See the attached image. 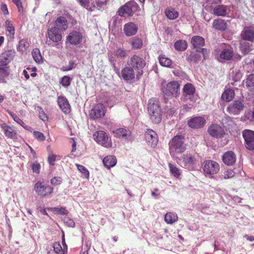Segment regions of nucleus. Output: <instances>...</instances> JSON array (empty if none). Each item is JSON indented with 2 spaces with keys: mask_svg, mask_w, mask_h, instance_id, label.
<instances>
[{
  "mask_svg": "<svg viewBox=\"0 0 254 254\" xmlns=\"http://www.w3.org/2000/svg\"><path fill=\"white\" fill-rule=\"evenodd\" d=\"M65 222L67 224V225L68 226H70L71 227H73L75 225V223L73 220L67 218Z\"/></svg>",
  "mask_w": 254,
  "mask_h": 254,
  "instance_id": "nucleus-63",
  "label": "nucleus"
},
{
  "mask_svg": "<svg viewBox=\"0 0 254 254\" xmlns=\"http://www.w3.org/2000/svg\"><path fill=\"white\" fill-rule=\"evenodd\" d=\"M174 47L177 51H184L187 49L188 44L186 41L179 40L174 43Z\"/></svg>",
  "mask_w": 254,
  "mask_h": 254,
  "instance_id": "nucleus-36",
  "label": "nucleus"
},
{
  "mask_svg": "<svg viewBox=\"0 0 254 254\" xmlns=\"http://www.w3.org/2000/svg\"><path fill=\"white\" fill-rule=\"evenodd\" d=\"M26 69H27L28 70H31L32 71V73H31L30 74V75L32 77H34L37 75V73H36V68L35 67H32V68L28 67L26 68Z\"/></svg>",
  "mask_w": 254,
  "mask_h": 254,
  "instance_id": "nucleus-62",
  "label": "nucleus"
},
{
  "mask_svg": "<svg viewBox=\"0 0 254 254\" xmlns=\"http://www.w3.org/2000/svg\"><path fill=\"white\" fill-rule=\"evenodd\" d=\"M233 56V52L229 49H224L220 54V59L221 61L230 60Z\"/></svg>",
  "mask_w": 254,
  "mask_h": 254,
  "instance_id": "nucleus-37",
  "label": "nucleus"
},
{
  "mask_svg": "<svg viewBox=\"0 0 254 254\" xmlns=\"http://www.w3.org/2000/svg\"><path fill=\"white\" fill-rule=\"evenodd\" d=\"M106 111L103 104L95 105L89 112L91 119L95 120L103 118L105 115Z\"/></svg>",
  "mask_w": 254,
  "mask_h": 254,
  "instance_id": "nucleus-13",
  "label": "nucleus"
},
{
  "mask_svg": "<svg viewBox=\"0 0 254 254\" xmlns=\"http://www.w3.org/2000/svg\"><path fill=\"white\" fill-rule=\"evenodd\" d=\"M94 140L98 143L106 148L112 147V142L109 140V137L107 133L100 130L96 131L93 135Z\"/></svg>",
  "mask_w": 254,
  "mask_h": 254,
  "instance_id": "nucleus-9",
  "label": "nucleus"
},
{
  "mask_svg": "<svg viewBox=\"0 0 254 254\" xmlns=\"http://www.w3.org/2000/svg\"><path fill=\"white\" fill-rule=\"evenodd\" d=\"M169 150L171 153L175 152L177 154L183 153L186 150L184 143V137L182 135L174 136L169 141Z\"/></svg>",
  "mask_w": 254,
  "mask_h": 254,
  "instance_id": "nucleus-2",
  "label": "nucleus"
},
{
  "mask_svg": "<svg viewBox=\"0 0 254 254\" xmlns=\"http://www.w3.org/2000/svg\"><path fill=\"white\" fill-rule=\"evenodd\" d=\"M246 147L250 150H254V131L245 129L242 132Z\"/></svg>",
  "mask_w": 254,
  "mask_h": 254,
  "instance_id": "nucleus-12",
  "label": "nucleus"
},
{
  "mask_svg": "<svg viewBox=\"0 0 254 254\" xmlns=\"http://www.w3.org/2000/svg\"><path fill=\"white\" fill-rule=\"evenodd\" d=\"M139 9V5L135 1H129L120 7L117 13L121 17H129L132 16Z\"/></svg>",
  "mask_w": 254,
  "mask_h": 254,
  "instance_id": "nucleus-3",
  "label": "nucleus"
},
{
  "mask_svg": "<svg viewBox=\"0 0 254 254\" xmlns=\"http://www.w3.org/2000/svg\"><path fill=\"white\" fill-rule=\"evenodd\" d=\"M202 169L205 175H214L219 172L220 166L216 161L206 160L202 164Z\"/></svg>",
  "mask_w": 254,
  "mask_h": 254,
  "instance_id": "nucleus-7",
  "label": "nucleus"
},
{
  "mask_svg": "<svg viewBox=\"0 0 254 254\" xmlns=\"http://www.w3.org/2000/svg\"><path fill=\"white\" fill-rule=\"evenodd\" d=\"M222 0H209L208 3L206 5V9H208V7L213 9L215 5H219L221 3Z\"/></svg>",
  "mask_w": 254,
  "mask_h": 254,
  "instance_id": "nucleus-52",
  "label": "nucleus"
},
{
  "mask_svg": "<svg viewBox=\"0 0 254 254\" xmlns=\"http://www.w3.org/2000/svg\"><path fill=\"white\" fill-rule=\"evenodd\" d=\"M103 162L106 168L110 169L116 165L117 159L114 156H107L103 159Z\"/></svg>",
  "mask_w": 254,
  "mask_h": 254,
  "instance_id": "nucleus-31",
  "label": "nucleus"
},
{
  "mask_svg": "<svg viewBox=\"0 0 254 254\" xmlns=\"http://www.w3.org/2000/svg\"><path fill=\"white\" fill-rule=\"evenodd\" d=\"M33 135L34 137L39 141H43L45 140L46 137L44 134L39 131H34Z\"/></svg>",
  "mask_w": 254,
  "mask_h": 254,
  "instance_id": "nucleus-53",
  "label": "nucleus"
},
{
  "mask_svg": "<svg viewBox=\"0 0 254 254\" xmlns=\"http://www.w3.org/2000/svg\"><path fill=\"white\" fill-rule=\"evenodd\" d=\"M227 26L226 21L221 18L215 19L212 23V28L218 31H225L227 28Z\"/></svg>",
  "mask_w": 254,
  "mask_h": 254,
  "instance_id": "nucleus-26",
  "label": "nucleus"
},
{
  "mask_svg": "<svg viewBox=\"0 0 254 254\" xmlns=\"http://www.w3.org/2000/svg\"><path fill=\"white\" fill-rule=\"evenodd\" d=\"M162 91L166 96L176 98L180 93V84L177 81H170L162 88Z\"/></svg>",
  "mask_w": 254,
  "mask_h": 254,
  "instance_id": "nucleus-4",
  "label": "nucleus"
},
{
  "mask_svg": "<svg viewBox=\"0 0 254 254\" xmlns=\"http://www.w3.org/2000/svg\"><path fill=\"white\" fill-rule=\"evenodd\" d=\"M166 16L170 20H174L179 16V12L172 7L167 8L165 10Z\"/></svg>",
  "mask_w": 254,
  "mask_h": 254,
  "instance_id": "nucleus-34",
  "label": "nucleus"
},
{
  "mask_svg": "<svg viewBox=\"0 0 254 254\" xmlns=\"http://www.w3.org/2000/svg\"><path fill=\"white\" fill-rule=\"evenodd\" d=\"M241 35L243 40L251 42L254 41V27H245Z\"/></svg>",
  "mask_w": 254,
  "mask_h": 254,
  "instance_id": "nucleus-23",
  "label": "nucleus"
},
{
  "mask_svg": "<svg viewBox=\"0 0 254 254\" xmlns=\"http://www.w3.org/2000/svg\"><path fill=\"white\" fill-rule=\"evenodd\" d=\"M5 28L7 32V35L9 38L13 39L15 34V29L13 24L9 20L5 21Z\"/></svg>",
  "mask_w": 254,
  "mask_h": 254,
  "instance_id": "nucleus-38",
  "label": "nucleus"
},
{
  "mask_svg": "<svg viewBox=\"0 0 254 254\" xmlns=\"http://www.w3.org/2000/svg\"><path fill=\"white\" fill-rule=\"evenodd\" d=\"M58 103L62 111L67 114L70 112V106L67 99L64 96L58 97Z\"/></svg>",
  "mask_w": 254,
  "mask_h": 254,
  "instance_id": "nucleus-25",
  "label": "nucleus"
},
{
  "mask_svg": "<svg viewBox=\"0 0 254 254\" xmlns=\"http://www.w3.org/2000/svg\"><path fill=\"white\" fill-rule=\"evenodd\" d=\"M222 160L225 164L232 166L236 162V155L233 151H228L223 155Z\"/></svg>",
  "mask_w": 254,
  "mask_h": 254,
  "instance_id": "nucleus-22",
  "label": "nucleus"
},
{
  "mask_svg": "<svg viewBox=\"0 0 254 254\" xmlns=\"http://www.w3.org/2000/svg\"><path fill=\"white\" fill-rule=\"evenodd\" d=\"M169 170L172 175L176 178H179L181 175L180 170L176 165L169 163L168 165Z\"/></svg>",
  "mask_w": 254,
  "mask_h": 254,
  "instance_id": "nucleus-41",
  "label": "nucleus"
},
{
  "mask_svg": "<svg viewBox=\"0 0 254 254\" xmlns=\"http://www.w3.org/2000/svg\"><path fill=\"white\" fill-rule=\"evenodd\" d=\"M34 190L36 193L41 197L50 195L54 190V188L46 184L44 181H38L34 186Z\"/></svg>",
  "mask_w": 254,
  "mask_h": 254,
  "instance_id": "nucleus-5",
  "label": "nucleus"
},
{
  "mask_svg": "<svg viewBox=\"0 0 254 254\" xmlns=\"http://www.w3.org/2000/svg\"><path fill=\"white\" fill-rule=\"evenodd\" d=\"M91 0H77L78 3L83 7L86 8L87 10L92 11L96 8L95 4L92 2L90 5Z\"/></svg>",
  "mask_w": 254,
  "mask_h": 254,
  "instance_id": "nucleus-32",
  "label": "nucleus"
},
{
  "mask_svg": "<svg viewBox=\"0 0 254 254\" xmlns=\"http://www.w3.org/2000/svg\"><path fill=\"white\" fill-rule=\"evenodd\" d=\"M209 134L216 138H222L226 134V132L221 126L218 124H212L207 128Z\"/></svg>",
  "mask_w": 254,
  "mask_h": 254,
  "instance_id": "nucleus-10",
  "label": "nucleus"
},
{
  "mask_svg": "<svg viewBox=\"0 0 254 254\" xmlns=\"http://www.w3.org/2000/svg\"><path fill=\"white\" fill-rule=\"evenodd\" d=\"M9 62L8 54L6 52L2 53L0 56V78L8 75L6 68Z\"/></svg>",
  "mask_w": 254,
  "mask_h": 254,
  "instance_id": "nucleus-16",
  "label": "nucleus"
},
{
  "mask_svg": "<svg viewBox=\"0 0 254 254\" xmlns=\"http://www.w3.org/2000/svg\"><path fill=\"white\" fill-rule=\"evenodd\" d=\"M83 40V34L77 31L70 32L66 36V42L70 45H77L80 44Z\"/></svg>",
  "mask_w": 254,
  "mask_h": 254,
  "instance_id": "nucleus-14",
  "label": "nucleus"
},
{
  "mask_svg": "<svg viewBox=\"0 0 254 254\" xmlns=\"http://www.w3.org/2000/svg\"><path fill=\"white\" fill-rule=\"evenodd\" d=\"M240 48L245 54L249 53L253 50L250 44L246 42H241Z\"/></svg>",
  "mask_w": 254,
  "mask_h": 254,
  "instance_id": "nucleus-45",
  "label": "nucleus"
},
{
  "mask_svg": "<svg viewBox=\"0 0 254 254\" xmlns=\"http://www.w3.org/2000/svg\"><path fill=\"white\" fill-rule=\"evenodd\" d=\"M182 164L185 168L193 170L197 162V159L194 155L187 153L182 156Z\"/></svg>",
  "mask_w": 254,
  "mask_h": 254,
  "instance_id": "nucleus-11",
  "label": "nucleus"
},
{
  "mask_svg": "<svg viewBox=\"0 0 254 254\" xmlns=\"http://www.w3.org/2000/svg\"><path fill=\"white\" fill-rule=\"evenodd\" d=\"M16 5L19 12L22 13L23 11L22 3L20 0H12Z\"/></svg>",
  "mask_w": 254,
  "mask_h": 254,
  "instance_id": "nucleus-57",
  "label": "nucleus"
},
{
  "mask_svg": "<svg viewBox=\"0 0 254 254\" xmlns=\"http://www.w3.org/2000/svg\"><path fill=\"white\" fill-rule=\"evenodd\" d=\"M227 13V6L223 4L215 6L213 8L212 13L217 16L225 17Z\"/></svg>",
  "mask_w": 254,
  "mask_h": 254,
  "instance_id": "nucleus-27",
  "label": "nucleus"
},
{
  "mask_svg": "<svg viewBox=\"0 0 254 254\" xmlns=\"http://www.w3.org/2000/svg\"><path fill=\"white\" fill-rule=\"evenodd\" d=\"M32 55L36 63H40L42 61V58L38 49H34L32 52Z\"/></svg>",
  "mask_w": 254,
  "mask_h": 254,
  "instance_id": "nucleus-47",
  "label": "nucleus"
},
{
  "mask_svg": "<svg viewBox=\"0 0 254 254\" xmlns=\"http://www.w3.org/2000/svg\"><path fill=\"white\" fill-rule=\"evenodd\" d=\"M72 78L67 75L63 76L60 80V83L64 87H67L70 85Z\"/></svg>",
  "mask_w": 254,
  "mask_h": 254,
  "instance_id": "nucleus-48",
  "label": "nucleus"
},
{
  "mask_svg": "<svg viewBox=\"0 0 254 254\" xmlns=\"http://www.w3.org/2000/svg\"><path fill=\"white\" fill-rule=\"evenodd\" d=\"M138 30V26L134 22H129L126 23L124 26V33L127 37L135 35Z\"/></svg>",
  "mask_w": 254,
  "mask_h": 254,
  "instance_id": "nucleus-19",
  "label": "nucleus"
},
{
  "mask_svg": "<svg viewBox=\"0 0 254 254\" xmlns=\"http://www.w3.org/2000/svg\"><path fill=\"white\" fill-rule=\"evenodd\" d=\"M205 119L202 117H196L188 121V126L192 128H200L205 124Z\"/></svg>",
  "mask_w": 254,
  "mask_h": 254,
  "instance_id": "nucleus-20",
  "label": "nucleus"
},
{
  "mask_svg": "<svg viewBox=\"0 0 254 254\" xmlns=\"http://www.w3.org/2000/svg\"><path fill=\"white\" fill-rule=\"evenodd\" d=\"M235 172L231 169H228L221 174L220 176L222 179H229L235 176Z\"/></svg>",
  "mask_w": 254,
  "mask_h": 254,
  "instance_id": "nucleus-46",
  "label": "nucleus"
},
{
  "mask_svg": "<svg viewBox=\"0 0 254 254\" xmlns=\"http://www.w3.org/2000/svg\"><path fill=\"white\" fill-rule=\"evenodd\" d=\"M1 127L4 134L6 137L13 140H15L17 138V131L12 127L7 125L5 123H3L1 125Z\"/></svg>",
  "mask_w": 254,
  "mask_h": 254,
  "instance_id": "nucleus-21",
  "label": "nucleus"
},
{
  "mask_svg": "<svg viewBox=\"0 0 254 254\" xmlns=\"http://www.w3.org/2000/svg\"><path fill=\"white\" fill-rule=\"evenodd\" d=\"M148 111L150 119L152 122L158 124L162 120V111L159 101L150 99L148 104Z\"/></svg>",
  "mask_w": 254,
  "mask_h": 254,
  "instance_id": "nucleus-1",
  "label": "nucleus"
},
{
  "mask_svg": "<svg viewBox=\"0 0 254 254\" xmlns=\"http://www.w3.org/2000/svg\"><path fill=\"white\" fill-rule=\"evenodd\" d=\"M8 113L12 118L13 120L18 124L20 125L22 127L25 125L24 122L21 119H20L17 115L9 111H8Z\"/></svg>",
  "mask_w": 254,
  "mask_h": 254,
  "instance_id": "nucleus-51",
  "label": "nucleus"
},
{
  "mask_svg": "<svg viewBox=\"0 0 254 254\" xmlns=\"http://www.w3.org/2000/svg\"><path fill=\"white\" fill-rule=\"evenodd\" d=\"M57 158H58V159H60L61 158L59 156L56 155H50L48 158V162L50 165L54 166L55 164V161Z\"/></svg>",
  "mask_w": 254,
  "mask_h": 254,
  "instance_id": "nucleus-54",
  "label": "nucleus"
},
{
  "mask_svg": "<svg viewBox=\"0 0 254 254\" xmlns=\"http://www.w3.org/2000/svg\"><path fill=\"white\" fill-rule=\"evenodd\" d=\"M235 97V92L232 89H227L225 90L221 95L223 100L226 102L232 101Z\"/></svg>",
  "mask_w": 254,
  "mask_h": 254,
  "instance_id": "nucleus-33",
  "label": "nucleus"
},
{
  "mask_svg": "<svg viewBox=\"0 0 254 254\" xmlns=\"http://www.w3.org/2000/svg\"><path fill=\"white\" fill-rule=\"evenodd\" d=\"M160 64L163 66L169 67L172 64V60L164 55H161L159 57Z\"/></svg>",
  "mask_w": 254,
  "mask_h": 254,
  "instance_id": "nucleus-39",
  "label": "nucleus"
},
{
  "mask_svg": "<svg viewBox=\"0 0 254 254\" xmlns=\"http://www.w3.org/2000/svg\"><path fill=\"white\" fill-rule=\"evenodd\" d=\"M184 95L181 98V100L184 102L190 100L194 102L195 100L194 99V94L195 92V87L190 83H187L184 86L183 88Z\"/></svg>",
  "mask_w": 254,
  "mask_h": 254,
  "instance_id": "nucleus-8",
  "label": "nucleus"
},
{
  "mask_svg": "<svg viewBox=\"0 0 254 254\" xmlns=\"http://www.w3.org/2000/svg\"><path fill=\"white\" fill-rule=\"evenodd\" d=\"M187 60L190 62H197L200 60V52H191L187 57Z\"/></svg>",
  "mask_w": 254,
  "mask_h": 254,
  "instance_id": "nucleus-40",
  "label": "nucleus"
},
{
  "mask_svg": "<svg viewBox=\"0 0 254 254\" xmlns=\"http://www.w3.org/2000/svg\"><path fill=\"white\" fill-rule=\"evenodd\" d=\"M191 44L194 48H199L204 45V39L200 36H195L191 39Z\"/></svg>",
  "mask_w": 254,
  "mask_h": 254,
  "instance_id": "nucleus-30",
  "label": "nucleus"
},
{
  "mask_svg": "<svg viewBox=\"0 0 254 254\" xmlns=\"http://www.w3.org/2000/svg\"><path fill=\"white\" fill-rule=\"evenodd\" d=\"M128 64L132 68H134L138 70L137 78H139L142 75V68L145 66L146 63L142 58L137 55H133L129 60Z\"/></svg>",
  "mask_w": 254,
  "mask_h": 254,
  "instance_id": "nucleus-6",
  "label": "nucleus"
},
{
  "mask_svg": "<svg viewBox=\"0 0 254 254\" xmlns=\"http://www.w3.org/2000/svg\"><path fill=\"white\" fill-rule=\"evenodd\" d=\"M107 0H98L96 1L97 6L99 7H102V6L106 5L107 4Z\"/></svg>",
  "mask_w": 254,
  "mask_h": 254,
  "instance_id": "nucleus-61",
  "label": "nucleus"
},
{
  "mask_svg": "<svg viewBox=\"0 0 254 254\" xmlns=\"http://www.w3.org/2000/svg\"><path fill=\"white\" fill-rule=\"evenodd\" d=\"M78 170L82 174L83 178L88 179L89 178V172L83 165L76 164Z\"/></svg>",
  "mask_w": 254,
  "mask_h": 254,
  "instance_id": "nucleus-44",
  "label": "nucleus"
},
{
  "mask_svg": "<svg viewBox=\"0 0 254 254\" xmlns=\"http://www.w3.org/2000/svg\"><path fill=\"white\" fill-rule=\"evenodd\" d=\"M61 30L56 27H52L48 30V36L49 39L54 43H58L63 38Z\"/></svg>",
  "mask_w": 254,
  "mask_h": 254,
  "instance_id": "nucleus-17",
  "label": "nucleus"
},
{
  "mask_svg": "<svg viewBox=\"0 0 254 254\" xmlns=\"http://www.w3.org/2000/svg\"><path fill=\"white\" fill-rule=\"evenodd\" d=\"M31 168L33 173L37 174H39L41 169V165L40 163H39L37 161L34 162L31 165Z\"/></svg>",
  "mask_w": 254,
  "mask_h": 254,
  "instance_id": "nucleus-55",
  "label": "nucleus"
},
{
  "mask_svg": "<svg viewBox=\"0 0 254 254\" xmlns=\"http://www.w3.org/2000/svg\"><path fill=\"white\" fill-rule=\"evenodd\" d=\"M244 104L241 100H235L227 108V112L230 114L238 115L244 110Z\"/></svg>",
  "mask_w": 254,
  "mask_h": 254,
  "instance_id": "nucleus-15",
  "label": "nucleus"
},
{
  "mask_svg": "<svg viewBox=\"0 0 254 254\" xmlns=\"http://www.w3.org/2000/svg\"><path fill=\"white\" fill-rule=\"evenodd\" d=\"M54 209L58 214H67L68 213L67 210L64 207L57 208L54 207Z\"/></svg>",
  "mask_w": 254,
  "mask_h": 254,
  "instance_id": "nucleus-58",
  "label": "nucleus"
},
{
  "mask_svg": "<svg viewBox=\"0 0 254 254\" xmlns=\"http://www.w3.org/2000/svg\"><path fill=\"white\" fill-rule=\"evenodd\" d=\"M145 139L149 145L155 147L158 143L157 133L152 129H147L145 133Z\"/></svg>",
  "mask_w": 254,
  "mask_h": 254,
  "instance_id": "nucleus-18",
  "label": "nucleus"
},
{
  "mask_svg": "<svg viewBox=\"0 0 254 254\" xmlns=\"http://www.w3.org/2000/svg\"><path fill=\"white\" fill-rule=\"evenodd\" d=\"M178 219V215L176 213L174 212H167L164 216V220L167 224H173L176 222Z\"/></svg>",
  "mask_w": 254,
  "mask_h": 254,
  "instance_id": "nucleus-35",
  "label": "nucleus"
},
{
  "mask_svg": "<svg viewBox=\"0 0 254 254\" xmlns=\"http://www.w3.org/2000/svg\"><path fill=\"white\" fill-rule=\"evenodd\" d=\"M246 85L251 89H254V74L249 75L246 79Z\"/></svg>",
  "mask_w": 254,
  "mask_h": 254,
  "instance_id": "nucleus-49",
  "label": "nucleus"
},
{
  "mask_svg": "<svg viewBox=\"0 0 254 254\" xmlns=\"http://www.w3.org/2000/svg\"><path fill=\"white\" fill-rule=\"evenodd\" d=\"M116 55L118 57L125 58L127 56L126 51L123 49H118L116 51Z\"/></svg>",
  "mask_w": 254,
  "mask_h": 254,
  "instance_id": "nucleus-56",
  "label": "nucleus"
},
{
  "mask_svg": "<svg viewBox=\"0 0 254 254\" xmlns=\"http://www.w3.org/2000/svg\"><path fill=\"white\" fill-rule=\"evenodd\" d=\"M0 9L3 14L7 15L8 14L7 7L5 4L2 3L0 4Z\"/></svg>",
  "mask_w": 254,
  "mask_h": 254,
  "instance_id": "nucleus-60",
  "label": "nucleus"
},
{
  "mask_svg": "<svg viewBox=\"0 0 254 254\" xmlns=\"http://www.w3.org/2000/svg\"><path fill=\"white\" fill-rule=\"evenodd\" d=\"M121 75L125 80H131L135 77V72L131 66H126L122 69Z\"/></svg>",
  "mask_w": 254,
  "mask_h": 254,
  "instance_id": "nucleus-24",
  "label": "nucleus"
},
{
  "mask_svg": "<svg viewBox=\"0 0 254 254\" xmlns=\"http://www.w3.org/2000/svg\"><path fill=\"white\" fill-rule=\"evenodd\" d=\"M128 43L131 46V48L134 50L140 49L143 45L142 40L137 37H134L129 39Z\"/></svg>",
  "mask_w": 254,
  "mask_h": 254,
  "instance_id": "nucleus-29",
  "label": "nucleus"
},
{
  "mask_svg": "<svg viewBox=\"0 0 254 254\" xmlns=\"http://www.w3.org/2000/svg\"><path fill=\"white\" fill-rule=\"evenodd\" d=\"M53 248L57 254H67V251L62 248L59 242L54 243Z\"/></svg>",
  "mask_w": 254,
  "mask_h": 254,
  "instance_id": "nucleus-43",
  "label": "nucleus"
},
{
  "mask_svg": "<svg viewBox=\"0 0 254 254\" xmlns=\"http://www.w3.org/2000/svg\"><path fill=\"white\" fill-rule=\"evenodd\" d=\"M129 133V131L123 128H119L116 129L114 131L115 136L117 137H125Z\"/></svg>",
  "mask_w": 254,
  "mask_h": 254,
  "instance_id": "nucleus-42",
  "label": "nucleus"
},
{
  "mask_svg": "<svg viewBox=\"0 0 254 254\" xmlns=\"http://www.w3.org/2000/svg\"><path fill=\"white\" fill-rule=\"evenodd\" d=\"M39 118L43 121H46L48 119V117L47 115L44 113V111L41 110V111H39Z\"/></svg>",
  "mask_w": 254,
  "mask_h": 254,
  "instance_id": "nucleus-59",
  "label": "nucleus"
},
{
  "mask_svg": "<svg viewBox=\"0 0 254 254\" xmlns=\"http://www.w3.org/2000/svg\"><path fill=\"white\" fill-rule=\"evenodd\" d=\"M55 26L62 31L65 30L67 28V21L66 18L63 16H60L57 18V19L54 22Z\"/></svg>",
  "mask_w": 254,
  "mask_h": 254,
  "instance_id": "nucleus-28",
  "label": "nucleus"
},
{
  "mask_svg": "<svg viewBox=\"0 0 254 254\" xmlns=\"http://www.w3.org/2000/svg\"><path fill=\"white\" fill-rule=\"evenodd\" d=\"M158 191L159 190L158 189H155L151 192L152 196L157 198L159 195V194L157 193Z\"/></svg>",
  "mask_w": 254,
  "mask_h": 254,
  "instance_id": "nucleus-64",
  "label": "nucleus"
},
{
  "mask_svg": "<svg viewBox=\"0 0 254 254\" xmlns=\"http://www.w3.org/2000/svg\"><path fill=\"white\" fill-rule=\"evenodd\" d=\"M50 183L53 186H59L62 184L63 179L61 177L55 176L51 179Z\"/></svg>",
  "mask_w": 254,
  "mask_h": 254,
  "instance_id": "nucleus-50",
  "label": "nucleus"
}]
</instances>
